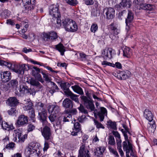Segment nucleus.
Returning a JSON list of instances; mask_svg holds the SVG:
<instances>
[{"label": "nucleus", "instance_id": "nucleus-1", "mask_svg": "<svg viewBox=\"0 0 157 157\" xmlns=\"http://www.w3.org/2000/svg\"><path fill=\"white\" fill-rule=\"evenodd\" d=\"M59 7L58 4L53 5L50 6L49 10V14L52 17L51 21L52 25H55L57 27H59L61 25V14Z\"/></svg>", "mask_w": 157, "mask_h": 157}, {"label": "nucleus", "instance_id": "nucleus-2", "mask_svg": "<svg viewBox=\"0 0 157 157\" xmlns=\"http://www.w3.org/2000/svg\"><path fill=\"white\" fill-rule=\"evenodd\" d=\"M0 65L6 67L9 69L13 71L18 75H23L24 73V71L27 70L26 67V65L25 64L19 65L16 64H14L13 67L12 64L11 63L0 59Z\"/></svg>", "mask_w": 157, "mask_h": 157}, {"label": "nucleus", "instance_id": "nucleus-3", "mask_svg": "<svg viewBox=\"0 0 157 157\" xmlns=\"http://www.w3.org/2000/svg\"><path fill=\"white\" fill-rule=\"evenodd\" d=\"M62 25L65 30L68 32H73L78 29V26L75 22L69 18L62 20Z\"/></svg>", "mask_w": 157, "mask_h": 157}, {"label": "nucleus", "instance_id": "nucleus-4", "mask_svg": "<svg viewBox=\"0 0 157 157\" xmlns=\"http://www.w3.org/2000/svg\"><path fill=\"white\" fill-rule=\"evenodd\" d=\"M37 90H36L34 88L29 89L26 85V83L22 82L21 83L20 85L19 92H18L17 91H15V93L16 94L18 95H20V94H27L33 95L35 94Z\"/></svg>", "mask_w": 157, "mask_h": 157}, {"label": "nucleus", "instance_id": "nucleus-5", "mask_svg": "<svg viewBox=\"0 0 157 157\" xmlns=\"http://www.w3.org/2000/svg\"><path fill=\"white\" fill-rule=\"evenodd\" d=\"M103 13L106 19H112L115 17V10L113 8L106 7L103 9Z\"/></svg>", "mask_w": 157, "mask_h": 157}, {"label": "nucleus", "instance_id": "nucleus-6", "mask_svg": "<svg viewBox=\"0 0 157 157\" xmlns=\"http://www.w3.org/2000/svg\"><path fill=\"white\" fill-rule=\"evenodd\" d=\"M24 4V8L25 12L28 13L33 10L35 7V0H22Z\"/></svg>", "mask_w": 157, "mask_h": 157}, {"label": "nucleus", "instance_id": "nucleus-7", "mask_svg": "<svg viewBox=\"0 0 157 157\" xmlns=\"http://www.w3.org/2000/svg\"><path fill=\"white\" fill-rule=\"evenodd\" d=\"M81 98L83 102L84 105L88 109H90L91 111H94L95 109V107L93 101L89 99L85 96H81Z\"/></svg>", "mask_w": 157, "mask_h": 157}, {"label": "nucleus", "instance_id": "nucleus-8", "mask_svg": "<svg viewBox=\"0 0 157 157\" xmlns=\"http://www.w3.org/2000/svg\"><path fill=\"white\" fill-rule=\"evenodd\" d=\"M131 74L130 72L128 70L119 71L115 73V76L120 80H125L130 76Z\"/></svg>", "mask_w": 157, "mask_h": 157}, {"label": "nucleus", "instance_id": "nucleus-9", "mask_svg": "<svg viewBox=\"0 0 157 157\" xmlns=\"http://www.w3.org/2000/svg\"><path fill=\"white\" fill-rule=\"evenodd\" d=\"M40 70L39 68L36 67H33L32 68V73L33 76L42 83L44 82V80L42 78L40 73H41Z\"/></svg>", "mask_w": 157, "mask_h": 157}, {"label": "nucleus", "instance_id": "nucleus-10", "mask_svg": "<svg viewBox=\"0 0 157 157\" xmlns=\"http://www.w3.org/2000/svg\"><path fill=\"white\" fill-rule=\"evenodd\" d=\"M41 133L45 140H49L51 141H52V133L50 129L48 127L45 126L41 130Z\"/></svg>", "mask_w": 157, "mask_h": 157}, {"label": "nucleus", "instance_id": "nucleus-11", "mask_svg": "<svg viewBox=\"0 0 157 157\" xmlns=\"http://www.w3.org/2000/svg\"><path fill=\"white\" fill-rule=\"evenodd\" d=\"M28 118L27 116L24 115H20L16 123V126L18 127L20 126H23L28 124Z\"/></svg>", "mask_w": 157, "mask_h": 157}, {"label": "nucleus", "instance_id": "nucleus-12", "mask_svg": "<svg viewBox=\"0 0 157 157\" xmlns=\"http://www.w3.org/2000/svg\"><path fill=\"white\" fill-rule=\"evenodd\" d=\"M37 118L43 125H47L48 123L47 120V112L45 109H43L42 111H39Z\"/></svg>", "mask_w": 157, "mask_h": 157}, {"label": "nucleus", "instance_id": "nucleus-13", "mask_svg": "<svg viewBox=\"0 0 157 157\" xmlns=\"http://www.w3.org/2000/svg\"><path fill=\"white\" fill-rule=\"evenodd\" d=\"M131 4L132 2L130 0H122L119 4L116 5L115 7L117 10H120L125 8H130Z\"/></svg>", "mask_w": 157, "mask_h": 157}, {"label": "nucleus", "instance_id": "nucleus-14", "mask_svg": "<svg viewBox=\"0 0 157 157\" xmlns=\"http://www.w3.org/2000/svg\"><path fill=\"white\" fill-rule=\"evenodd\" d=\"M134 19V13L130 10H128L127 16L125 19L126 29L129 30Z\"/></svg>", "mask_w": 157, "mask_h": 157}, {"label": "nucleus", "instance_id": "nucleus-15", "mask_svg": "<svg viewBox=\"0 0 157 157\" xmlns=\"http://www.w3.org/2000/svg\"><path fill=\"white\" fill-rule=\"evenodd\" d=\"M0 75L2 80L4 82H8L11 78V74L10 71H1Z\"/></svg>", "mask_w": 157, "mask_h": 157}, {"label": "nucleus", "instance_id": "nucleus-16", "mask_svg": "<svg viewBox=\"0 0 157 157\" xmlns=\"http://www.w3.org/2000/svg\"><path fill=\"white\" fill-rule=\"evenodd\" d=\"M6 103L11 107H15L19 103L18 100L15 97H10L6 101Z\"/></svg>", "mask_w": 157, "mask_h": 157}, {"label": "nucleus", "instance_id": "nucleus-17", "mask_svg": "<svg viewBox=\"0 0 157 157\" xmlns=\"http://www.w3.org/2000/svg\"><path fill=\"white\" fill-rule=\"evenodd\" d=\"M14 132L15 133V136L13 139L15 142L20 143H23L24 141V138L21 137V131L20 129L15 130Z\"/></svg>", "mask_w": 157, "mask_h": 157}, {"label": "nucleus", "instance_id": "nucleus-18", "mask_svg": "<svg viewBox=\"0 0 157 157\" xmlns=\"http://www.w3.org/2000/svg\"><path fill=\"white\" fill-rule=\"evenodd\" d=\"M48 109L49 113H51L56 115L58 114L60 111L59 107L55 104L49 105Z\"/></svg>", "mask_w": 157, "mask_h": 157}, {"label": "nucleus", "instance_id": "nucleus-19", "mask_svg": "<svg viewBox=\"0 0 157 157\" xmlns=\"http://www.w3.org/2000/svg\"><path fill=\"white\" fill-rule=\"evenodd\" d=\"M112 50L111 48H108L103 50L102 56L105 59H107L108 58H111Z\"/></svg>", "mask_w": 157, "mask_h": 157}, {"label": "nucleus", "instance_id": "nucleus-20", "mask_svg": "<svg viewBox=\"0 0 157 157\" xmlns=\"http://www.w3.org/2000/svg\"><path fill=\"white\" fill-rule=\"evenodd\" d=\"M62 106L65 109L72 108L73 106V102L69 98H66L63 101Z\"/></svg>", "mask_w": 157, "mask_h": 157}, {"label": "nucleus", "instance_id": "nucleus-21", "mask_svg": "<svg viewBox=\"0 0 157 157\" xmlns=\"http://www.w3.org/2000/svg\"><path fill=\"white\" fill-rule=\"evenodd\" d=\"M89 151L85 147V145L82 144L80 146L78 151V157H84V155Z\"/></svg>", "mask_w": 157, "mask_h": 157}, {"label": "nucleus", "instance_id": "nucleus-22", "mask_svg": "<svg viewBox=\"0 0 157 157\" xmlns=\"http://www.w3.org/2000/svg\"><path fill=\"white\" fill-rule=\"evenodd\" d=\"M59 83L60 84V86L64 91L65 94H66L69 91H71L69 88L71 85L69 83L67 82H59Z\"/></svg>", "mask_w": 157, "mask_h": 157}, {"label": "nucleus", "instance_id": "nucleus-23", "mask_svg": "<svg viewBox=\"0 0 157 157\" xmlns=\"http://www.w3.org/2000/svg\"><path fill=\"white\" fill-rule=\"evenodd\" d=\"M144 117L150 122L153 121V115L149 109H145L144 112Z\"/></svg>", "mask_w": 157, "mask_h": 157}, {"label": "nucleus", "instance_id": "nucleus-24", "mask_svg": "<svg viewBox=\"0 0 157 157\" xmlns=\"http://www.w3.org/2000/svg\"><path fill=\"white\" fill-rule=\"evenodd\" d=\"M111 33L113 34L114 36L117 35L120 32V29L118 28L116 25L112 23L110 25Z\"/></svg>", "mask_w": 157, "mask_h": 157}, {"label": "nucleus", "instance_id": "nucleus-25", "mask_svg": "<svg viewBox=\"0 0 157 157\" xmlns=\"http://www.w3.org/2000/svg\"><path fill=\"white\" fill-rule=\"evenodd\" d=\"M100 111L98 112V115L99 116L100 121H102L104 118L105 116L106 115L107 111L105 108L101 107Z\"/></svg>", "mask_w": 157, "mask_h": 157}, {"label": "nucleus", "instance_id": "nucleus-26", "mask_svg": "<svg viewBox=\"0 0 157 157\" xmlns=\"http://www.w3.org/2000/svg\"><path fill=\"white\" fill-rule=\"evenodd\" d=\"M27 82L31 85L34 86L39 89H40L42 87V86L39 82L34 78H31L30 79H29Z\"/></svg>", "mask_w": 157, "mask_h": 157}, {"label": "nucleus", "instance_id": "nucleus-27", "mask_svg": "<svg viewBox=\"0 0 157 157\" xmlns=\"http://www.w3.org/2000/svg\"><path fill=\"white\" fill-rule=\"evenodd\" d=\"M123 51V55L124 57L129 58L131 55V52L130 48L126 46H124L122 49Z\"/></svg>", "mask_w": 157, "mask_h": 157}, {"label": "nucleus", "instance_id": "nucleus-28", "mask_svg": "<svg viewBox=\"0 0 157 157\" xmlns=\"http://www.w3.org/2000/svg\"><path fill=\"white\" fill-rule=\"evenodd\" d=\"M55 48L58 50L61 53L62 56L64 55V52L65 51V47L61 43L54 46Z\"/></svg>", "mask_w": 157, "mask_h": 157}, {"label": "nucleus", "instance_id": "nucleus-29", "mask_svg": "<svg viewBox=\"0 0 157 157\" xmlns=\"http://www.w3.org/2000/svg\"><path fill=\"white\" fill-rule=\"evenodd\" d=\"M18 85V82L16 79L12 80L8 83V85H9L10 90L16 89Z\"/></svg>", "mask_w": 157, "mask_h": 157}, {"label": "nucleus", "instance_id": "nucleus-30", "mask_svg": "<svg viewBox=\"0 0 157 157\" xmlns=\"http://www.w3.org/2000/svg\"><path fill=\"white\" fill-rule=\"evenodd\" d=\"M63 117H59L56 121L55 124H54L53 126L55 128L56 132L57 130L61 129V123L62 122Z\"/></svg>", "mask_w": 157, "mask_h": 157}, {"label": "nucleus", "instance_id": "nucleus-31", "mask_svg": "<svg viewBox=\"0 0 157 157\" xmlns=\"http://www.w3.org/2000/svg\"><path fill=\"white\" fill-rule=\"evenodd\" d=\"M50 83L51 87L50 88L49 92L52 95H53L54 93L58 91L59 88L53 82L51 81L50 82Z\"/></svg>", "mask_w": 157, "mask_h": 157}, {"label": "nucleus", "instance_id": "nucleus-32", "mask_svg": "<svg viewBox=\"0 0 157 157\" xmlns=\"http://www.w3.org/2000/svg\"><path fill=\"white\" fill-rule=\"evenodd\" d=\"M150 122L148 125V130L150 133H153L156 128V124L154 121Z\"/></svg>", "mask_w": 157, "mask_h": 157}, {"label": "nucleus", "instance_id": "nucleus-33", "mask_svg": "<svg viewBox=\"0 0 157 157\" xmlns=\"http://www.w3.org/2000/svg\"><path fill=\"white\" fill-rule=\"evenodd\" d=\"M71 88L74 91L80 94H83V92L82 88L78 85L72 86Z\"/></svg>", "mask_w": 157, "mask_h": 157}, {"label": "nucleus", "instance_id": "nucleus-34", "mask_svg": "<svg viewBox=\"0 0 157 157\" xmlns=\"http://www.w3.org/2000/svg\"><path fill=\"white\" fill-rule=\"evenodd\" d=\"M28 115L32 121L35 122L36 121V118L35 110L34 109H31L29 111Z\"/></svg>", "mask_w": 157, "mask_h": 157}, {"label": "nucleus", "instance_id": "nucleus-35", "mask_svg": "<svg viewBox=\"0 0 157 157\" xmlns=\"http://www.w3.org/2000/svg\"><path fill=\"white\" fill-rule=\"evenodd\" d=\"M36 145L34 144H31L29 145L27 148V150L30 153L32 154V152H35L36 151V147H35Z\"/></svg>", "mask_w": 157, "mask_h": 157}, {"label": "nucleus", "instance_id": "nucleus-36", "mask_svg": "<svg viewBox=\"0 0 157 157\" xmlns=\"http://www.w3.org/2000/svg\"><path fill=\"white\" fill-rule=\"evenodd\" d=\"M70 97V98L73 100L77 103L79 102L78 99L77 98L78 96L74 94L71 91H69L66 94Z\"/></svg>", "mask_w": 157, "mask_h": 157}, {"label": "nucleus", "instance_id": "nucleus-37", "mask_svg": "<svg viewBox=\"0 0 157 157\" xmlns=\"http://www.w3.org/2000/svg\"><path fill=\"white\" fill-rule=\"evenodd\" d=\"M124 150V151H125L126 152V157H130L129 155V153L131 151V152L130 153L131 155H132V154H133L132 146V144L129 143V147L128 148V149H126Z\"/></svg>", "mask_w": 157, "mask_h": 157}, {"label": "nucleus", "instance_id": "nucleus-38", "mask_svg": "<svg viewBox=\"0 0 157 157\" xmlns=\"http://www.w3.org/2000/svg\"><path fill=\"white\" fill-rule=\"evenodd\" d=\"M28 103L26 104L23 107V109L24 110L27 111L29 110V111L31 109H33L32 108L33 103H32L29 101H28Z\"/></svg>", "mask_w": 157, "mask_h": 157}, {"label": "nucleus", "instance_id": "nucleus-39", "mask_svg": "<svg viewBox=\"0 0 157 157\" xmlns=\"http://www.w3.org/2000/svg\"><path fill=\"white\" fill-rule=\"evenodd\" d=\"M141 7L144 10L151 11L153 9L154 6L152 5L144 4Z\"/></svg>", "mask_w": 157, "mask_h": 157}, {"label": "nucleus", "instance_id": "nucleus-40", "mask_svg": "<svg viewBox=\"0 0 157 157\" xmlns=\"http://www.w3.org/2000/svg\"><path fill=\"white\" fill-rule=\"evenodd\" d=\"M44 106V104L41 102H38L36 103L35 105V107L36 108V109L39 111H42L43 109H45L43 107Z\"/></svg>", "mask_w": 157, "mask_h": 157}, {"label": "nucleus", "instance_id": "nucleus-41", "mask_svg": "<svg viewBox=\"0 0 157 157\" xmlns=\"http://www.w3.org/2000/svg\"><path fill=\"white\" fill-rule=\"evenodd\" d=\"M49 37H50V40H55L57 39L58 37L56 33L53 31H51L49 33Z\"/></svg>", "mask_w": 157, "mask_h": 157}, {"label": "nucleus", "instance_id": "nucleus-42", "mask_svg": "<svg viewBox=\"0 0 157 157\" xmlns=\"http://www.w3.org/2000/svg\"><path fill=\"white\" fill-rule=\"evenodd\" d=\"M64 112L67 114H69L72 115H76L77 113V111L76 109L74 108L69 110H66L64 111Z\"/></svg>", "mask_w": 157, "mask_h": 157}, {"label": "nucleus", "instance_id": "nucleus-43", "mask_svg": "<svg viewBox=\"0 0 157 157\" xmlns=\"http://www.w3.org/2000/svg\"><path fill=\"white\" fill-rule=\"evenodd\" d=\"M41 73L45 81L48 82H51V78L49 77L50 75L49 74L43 71L41 72Z\"/></svg>", "mask_w": 157, "mask_h": 157}, {"label": "nucleus", "instance_id": "nucleus-44", "mask_svg": "<svg viewBox=\"0 0 157 157\" xmlns=\"http://www.w3.org/2000/svg\"><path fill=\"white\" fill-rule=\"evenodd\" d=\"M63 117L62 121L63 122H68L71 118L72 115L71 114H67L66 113L65 115L63 117Z\"/></svg>", "mask_w": 157, "mask_h": 157}, {"label": "nucleus", "instance_id": "nucleus-45", "mask_svg": "<svg viewBox=\"0 0 157 157\" xmlns=\"http://www.w3.org/2000/svg\"><path fill=\"white\" fill-rule=\"evenodd\" d=\"M108 124L113 129L117 130V125L116 123L115 122H113L111 120H109L107 121Z\"/></svg>", "mask_w": 157, "mask_h": 157}, {"label": "nucleus", "instance_id": "nucleus-46", "mask_svg": "<svg viewBox=\"0 0 157 157\" xmlns=\"http://www.w3.org/2000/svg\"><path fill=\"white\" fill-rule=\"evenodd\" d=\"M68 4L72 6H75L78 3L77 0H65Z\"/></svg>", "mask_w": 157, "mask_h": 157}, {"label": "nucleus", "instance_id": "nucleus-47", "mask_svg": "<svg viewBox=\"0 0 157 157\" xmlns=\"http://www.w3.org/2000/svg\"><path fill=\"white\" fill-rule=\"evenodd\" d=\"M0 88L2 90L6 91L10 89L8 83H2L0 85Z\"/></svg>", "mask_w": 157, "mask_h": 157}, {"label": "nucleus", "instance_id": "nucleus-48", "mask_svg": "<svg viewBox=\"0 0 157 157\" xmlns=\"http://www.w3.org/2000/svg\"><path fill=\"white\" fill-rule=\"evenodd\" d=\"M108 140L109 144L112 145H114L116 144L114 138L112 136H109Z\"/></svg>", "mask_w": 157, "mask_h": 157}, {"label": "nucleus", "instance_id": "nucleus-49", "mask_svg": "<svg viewBox=\"0 0 157 157\" xmlns=\"http://www.w3.org/2000/svg\"><path fill=\"white\" fill-rule=\"evenodd\" d=\"M94 125L96 126V127L97 128H104V127L103 126L102 124L96 119H94Z\"/></svg>", "mask_w": 157, "mask_h": 157}, {"label": "nucleus", "instance_id": "nucleus-50", "mask_svg": "<svg viewBox=\"0 0 157 157\" xmlns=\"http://www.w3.org/2000/svg\"><path fill=\"white\" fill-rule=\"evenodd\" d=\"M129 143L130 144H131V143L128 140L127 141L125 140V141L123 142L122 147L124 150L128 148L129 147Z\"/></svg>", "mask_w": 157, "mask_h": 157}, {"label": "nucleus", "instance_id": "nucleus-51", "mask_svg": "<svg viewBox=\"0 0 157 157\" xmlns=\"http://www.w3.org/2000/svg\"><path fill=\"white\" fill-rule=\"evenodd\" d=\"M98 26L96 24L94 23L92 24L90 28L91 32L95 33L98 30Z\"/></svg>", "mask_w": 157, "mask_h": 157}, {"label": "nucleus", "instance_id": "nucleus-52", "mask_svg": "<svg viewBox=\"0 0 157 157\" xmlns=\"http://www.w3.org/2000/svg\"><path fill=\"white\" fill-rule=\"evenodd\" d=\"M73 128L77 130V131H80L81 129L80 124L78 122L74 123Z\"/></svg>", "mask_w": 157, "mask_h": 157}, {"label": "nucleus", "instance_id": "nucleus-53", "mask_svg": "<svg viewBox=\"0 0 157 157\" xmlns=\"http://www.w3.org/2000/svg\"><path fill=\"white\" fill-rule=\"evenodd\" d=\"M9 124L7 123L5 121L3 122L2 121L1 124H0V125L1 126L3 129L7 130L9 126Z\"/></svg>", "mask_w": 157, "mask_h": 157}, {"label": "nucleus", "instance_id": "nucleus-54", "mask_svg": "<svg viewBox=\"0 0 157 157\" xmlns=\"http://www.w3.org/2000/svg\"><path fill=\"white\" fill-rule=\"evenodd\" d=\"M17 112V111L15 108H11L9 110L8 113L9 115L14 116L15 115Z\"/></svg>", "mask_w": 157, "mask_h": 157}, {"label": "nucleus", "instance_id": "nucleus-55", "mask_svg": "<svg viewBox=\"0 0 157 157\" xmlns=\"http://www.w3.org/2000/svg\"><path fill=\"white\" fill-rule=\"evenodd\" d=\"M15 144L13 142H11L7 144L5 148L8 150L13 149L14 147Z\"/></svg>", "mask_w": 157, "mask_h": 157}, {"label": "nucleus", "instance_id": "nucleus-56", "mask_svg": "<svg viewBox=\"0 0 157 157\" xmlns=\"http://www.w3.org/2000/svg\"><path fill=\"white\" fill-rule=\"evenodd\" d=\"M80 112L83 113L84 114H87V110L85 109L84 106L82 105H80V106L78 108Z\"/></svg>", "mask_w": 157, "mask_h": 157}, {"label": "nucleus", "instance_id": "nucleus-57", "mask_svg": "<svg viewBox=\"0 0 157 157\" xmlns=\"http://www.w3.org/2000/svg\"><path fill=\"white\" fill-rule=\"evenodd\" d=\"M109 151L111 153H112L114 155H115L116 157H119L118 154L116 150L113 149V148L111 147H109Z\"/></svg>", "mask_w": 157, "mask_h": 157}, {"label": "nucleus", "instance_id": "nucleus-58", "mask_svg": "<svg viewBox=\"0 0 157 157\" xmlns=\"http://www.w3.org/2000/svg\"><path fill=\"white\" fill-rule=\"evenodd\" d=\"M56 115L52 113H51V114L48 117V118L51 122H53L56 119Z\"/></svg>", "mask_w": 157, "mask_h": 157}, {"label": "nucleus", "instance_id": "nucleus-59", "mask_svg": "<svg viewBox=\"0 0 157 157\" xmlns=\"http://www.w3.org/2000/svg\"><path fill=\"white\" fill-rule=\"evenodd\" d=\"M10 11L7 10H4L2 13V15L5 18H8L10 14Z\"/></svg>", "mask_w": 157, "mask_h": 157}, {"label": "nucleus", "instance_id": "nucleus-60", "mask_svg": "<svg viewBox=\"0 0 157 157\" xmlns=\"http://www.w3.org/2000/svg\"><path fill=\"white\" fill-rule=\"evenodd\" d=\"M144 0H134V2L136 4L142 7L144 3Z\"/></svg>", "mask_w": 157, "mask_h": 157}, {"label": "nucleus", "instance_id": "nucleus-61", "mask_svg": "<svg viewBox=\"0 0 157 157\" xmlns=\"http://www.w3.org/2000/svg\"><path fill=\"white\" fill-rule=\"evenodd\" d=\"M79 56L82 60L84 61L86 60L87 59V57L88 56H86L84 53H81L79 54Z\"/></svg>", "mask_w": 157, "mask_h": 157}, {"label": "nucleus", "instance_id": "nucleus-62", "mask_svg": "<svg viewBox=\"0 0 157 157\" xmlns=\"http://www.w3.org/2000/svg\"><path fill=\"white\" fill-rule=\"evenodd\" d=\"M98 149L99 151H100V153L98 154L97 156L98 157H100L101 155H102L104 152L105 148L103 147H98Z\"/></svg>", "mask_w": 157, "mask_h": 157}, {"label": "nucleus", "instance_id": "nucleus-63", "mask_svg": "<svg viewBox=\"0 0 157 157\" xmlns=\"http://www.w3.org/2000/svg\"><path fill=\"white\" fill-rule=\"evenodd\" d=\"M43 39L45 40H50L49 34L48 33H44L43 34Z\"/></svg>", "mask_w": 157, "mask_h": 157}, {"label": "nucleus", "instance_id": "nucleus-64", "mask_svg": "<svg viewBox=\"0 0 157 157\" xmlns=\"http://www.w3.org/2000/svg\"><path fill=\"white\" fill-rule=\"evenodd\" d=\"M35 128V126L32 124H29L28 126L27 129L28 132L33 131Z\"/></svg>", "mask_w": 157, "mask_h": 157}]
</instances>
